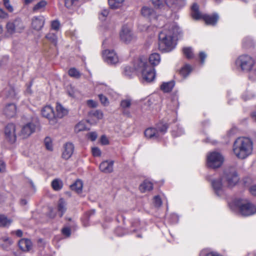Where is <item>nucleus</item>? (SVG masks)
<instances>
[{"mask_svg":"<svg viewBox=\"0 0 256 256\" xmlns=\"http://www.w3.org/2000/svg\"><path fill=\"white\" fill-rule=\"evenodd\" d=\"M98 135L96 132H90L88 134V137L92 141H94L97 138Z\"/></svg>","mask_w":256,"mask_h":256,"instance_id":"nucleus-54","label":"nucleus"},{"mask_svg":"<svg viewBox=\"0 0 256 256\" xmlns=\"http://www.w3.org/2000/svg\"><path fill=\"white\" fill-rule=\"evenodd\" d=\"M87 104L90 108H96L97 106L96 102L92 100H90L87 101Z\"/></svg>","mask_w":256,"mask_h":256,"instance_id":"nucleus-58","label":"nucleus"},{"mask_svg":"<svg viewBox=\"0 0 256 256\" xmlns=\"http://www.w3.org/2000/svg\"><path fill=\"white\" fill-rule=\"evenodd\" d=\"M78 0H65V6L68 8H70L73 6H76L78 4Z\"/></svg>","mask_w":256,"mask_h":256,"instance_id":"nucleus-46","label":"nucleus"},{"mask_svg":"<svg viewBox=\"0 0 256 256\" xmlns=\"http://www.w3.org/2000/svg\"><path fill=\"white\" fill-rule=\"evenodd\" d=\"M252 44V41L250 38H246L243 40L242 44L244 47H248L251 46Z\"/></svg>","mask_w":256,"mask_h":256,"instance_id":"nucleus-53","label":"nucleus"},{"mask_svg":"<svg viewBox=\"0 0 256 256\" xmlns=\"http://www.w3.org/2000/svg\"><path fill=\"white\" fill-rule=\"evenodd\" d=\"M44 18L42 16H34L32 20V27L37 31L40 30L44 26Z\"/></svg>","mask_w":256,"mask_h":256,"instance_id":"nucleus-16","label":"nucleus"},{"mask_svg":"<svg viewBox=\"0 0 256 256\" xmlns=\"http://www.w3.org/2000/svg\"><path fill=\"white\" fill-rule=\"evenodd\" d=\"M2 94L7 98H13L16 96V92L12 87L8 86L2 90Z\"/></svg>","mask_w":256,"mask_h":256,"instance_id":"nucleus-26","label":"nucleus"},{"mask_svg":"<svg viewBox=\"0 0 256 256\" xmlns=\"http://www.w3.org/2000/svg\"><path fill=\"white\" fill-rule=\"evenodd\" d=\"M12 233L15 234L18 237H21L22 236V232L20 230L12 232Z\"/></svg>","mask_w":256,"mask_h":256,"instance_id":"nucleus-63","label":"nucleus"},{"mask_svg":"<svg viewBox=\"0 0 256 256\" xmlns=\"http://www.w3.org/2000/svg\"><path fill=\"white\" fill-rule=\"evenodd\" d=\"M200 256H221L220 254H218V253L214 252H210L207 254V253H206V251L205 250H202L200 252Z\"/></svg>","mask_w":256,"mask_h":256,"instance_id":"nucleus-50","label":"nucleus"},{"mask_svg":"<svg viewBox=\"0 0 256 256\" xmlns=\"http://www.w3.org/2000/svg\"><path fill=\"white\" fill-rule=\"evenodd\" d=\"M44 144L47 150H52V141L50 138L46 137L44 140Z\"/></svg>","mask_w":256,"mask_h":256,"instance_id":"nucleus-43","label":"nucleus"},{"mask_svg":"<svg viewBox=\"0 0 256 256\" xmlns=\"http://www.w3.org/2000/svg\"><path fill=\"white\" fill-rule=\"evenodd\" d=\"M199 57L200 60V62L202 64H204V60L206 57V54L203 52L200 53Z\"/></svg>","mask_w":256,"mask_h":256,"instance_id":"nucleus-57","label":"nucleus"},{"mask_svg":"<svg viewBox=\"0 0 256 256\" xmlns=\"http://www.w3.org/2000/svg\"><path fill=\"white\" fill-rule=\"evenodd\" d=\"M160 62V57L158 54L154 53L149 56V62L154 66L158 65Z\"/></svg>","mask_w":256,"mask_h":256,"instance_id":"nucleus-25","label":"nucleus"},{"mask_svg":"<svg viewBox=\"0 0 256 256\" xmlns=\"http://www.w3.org/2000/svg\"><path fill=\"white\" fill-rule=\"evenodd\" d=\"M46 4V0H41L34 6L32 10L34 12L43 11Z\"/></svg>","mask_w":256,"mask_h":256,"instance_id":"nucleus-30","label":"nucleus"},{"mask_svg":"<svg viewBox=\"0 0 256 256\" xmlns=\"http://www.w3.org/2000/svg\"><path fill=\"white\" fill-rule=\"evenodd\" d=\"M124 0H108L110 7L112 8H116L120 6Z\"/></svg>","mask_w":256,"mask_h":256,"instance_id":"nucleus-35","label":"nucleus"},{"mask_svg":"<svg viewBox=\"0 0 256 256\" xmlns=\"http://www.w3.org/2000/svg\"><path fill=\"white\" fill-rule=\"evenodd\" d=\"M198 6L196 4H194L192 6V16L195 20L202 18L207 24L214 25L218 20V16L214 14L212 16L204 14L202 15L198 10Z\"/></svg>","mask_w":256,"mask_h":256,"instance_id":"nucleus-5","label":"nucleus"},{"mask_svg":"<svg viewBox=\"0 0 256 256\" xmlns=\"http://www.w3.org/2000/svg\"><path fill=\"white\" fill-rule=\"evenodd\" d=\"M82 186L83 184L82 181L80 180H78L74 184L70 186V188L72 190L80 194L82 192Z\"/></svg>","mask_w":256,"mask_h":256,"instance_id":"nucleus-28","label":"nucleus"},{"mask_svg":"<svg viewBox=\"0 0 256 256\" xmlns=\"http://www.w3.org/2000/svg\"><path fill=\"white\" fill-rule=\"evenodd\" d=\"M5 164L4 162L0 160V172H3L5 170Z\"/></svg>","mask_w":256,"mask_h":256,"instance_id":"nucleus-62","label":"nucleus"},{"mask_svg":"<svg viewBox=\"0 0 256 256\" xmlns=\"http://www.w3.org/2000/svg\"><path fill=\"white\" fill-rule=\"evenodd\" d=\"M100 142L102 144L106 145L108 144V140L105 136H102L100 138Z\"/></svg>","mask_w":256,"mask_h":256,"instance_id":"nucleus-60","label":"nucleus"},{"mask_svg":"<svg viewBox=\"0 0 256 256\" xmlns=\"http://www.w3.org/2000/svg\"><path fill=\"white\" fill-rule=\"evenodd\" d=\"M120 35L121 40L126 44L135 39V37L130 29L126 26L122 28Z\"/></svg>","mask_w":256,"mask_h":256,"instance_id":"nucleus-11","label":"nucleus"},{"mask_svg":"<svg viewBox=\"0 0 256 256\" xmlns=\"http://www.w3.org/2000/svg\"><path fill=\"white\" fill-rule=\"evenodd\" d=\"M102 54L104 61L108 64H114L118 62V56L114 50H106L104 51Z\"/></svg>","mask_w":256,"mask_h":256,"instance_id":"nucleus-13","label":"nucleus"},{"mask_svg":"<svg viewBox=\"0 0 256 256\" xmlns=\"http://www.w3.org/2000/svg\"><path fill=\"white\" fill-rule=\"evenodd\" d=\"M3 4L6 8L8 12H12L14 11V8L10 4V0H3Z\"/></svg>","mask_w":256,"mask_h":256,"instance_id":"nucleus-47","label":"nucleus"},{"mask_svg":"<svg viewBox=\"0 0 256 256\" xmlns=\"http://www.w3.org/2000/svg\"><path fill=\"white\" fill-rule=\"evenodd\" d=\"M138 67L144 82H150L154 80L156 77L155 69L153 66H149L146 60L140 59L139 60Z\"/></svg>","mask_w":256,"mask_h":256,"instance_id":"nucleus-4","label":"nucleus"},{"mask_svg":"<svg viewBox=\"0 0 256 256\" xmlns=\"http://www.w3.org/2000/svg\"><path fill=\"white\" fill-rule=\"evenodd\" d=\"M62 232L64 235L68 236L70 234V230L68 228H64L62 230Z\"/></svg>","mask_w":256,"mask_h":256,"instance_id":"nucleus-59","label":"nucleus"},{"mask_svg":"<svg viewBox=\"0 0 256 256\" xmlns=\"http://www.w3.org/2000/svg\"><path fill=\"white\" fill-rule=\"evenodd\" d=\"M192 70L191 66L190 65L186 64L180 70V74L184 77H186Z\"/></svg>","mask_w":256,"mask_h":256,"instance_id":"nucleus-34","label":"nucleus"},{"mask_svg":"<svg viewBox=\"0 0 256 256\" xmlns=\"http://www.w3.org/2000/svg\"><path fill=\"white\" fill-rule=\"evenodd\" d=\"M74 150V145L70 142L66 143L64 146V150L62 157L65 160H68L72 156Z\"/></svg>","mask_w":256,"mask_h":256,"instance_id":"nucleus-20","label":"nucleus"},{"mask_svg":"<svg viewBox=\"0 0 256 256\" xmlns=\"http://www.w3.org/2000/svg\"><path fill=\"white\" fill-rule=\"evenodd\" d=\"M46 38L54 46L56 45L58 38L55 34L50 32L46 36Z\"/></svg>","mask_w":256,"mask_h":256,"instance_id":"nucleus-33","label":"nucleus"},{"mask_svg":"<svg viewBox=\"0 0 256 256\" xmlns=\"http://www.w3.org/2000/svg\"><path fill=\"white\" fill-rule=\"evenodd\" d=\"M68 74L70 76L78 78L80 74L79 72L74 68H72L68 70Z\"/></svg>","mask_w":256,"mask_h":256,"instance_id":"nucleus-42","label":"nucleus"},{"mask_svg":"<svg viewBox=\"0 0 256 256\" xmlns=\"http://www.w3.org/2000/svg\"><path fill=\"white\" fill-rule=\"evenodd\" d=\"M236 65L238 68L244 72H250L252 76L256 77V60L248 54H242L236 60Z\"/></svg>","mask_w":256,"mask_h":256,"instance_id":"nucleus-3","label":"nucleus"},{"mask_svg":"<svg viewBox=\"0 0 256 256\" xmlns=\"http://www.w3.org/2000/svg\"><path fill=\"white\" fill-rule=\"evenodd\" d=\"M6 32L9 34H13L16 32H22L25 26L22 20L16 18L13 20L9 21L6 24Z\"/></svg>","mask_w":256,"mask_h":256,"instance_id":"nucleus-9","label":"nucleus"},{"mask_svg":"<svg viewBox=\"0 0 256 256\" xmlns=\"http://www.w3.org/2000/svg\"><path fill=\"white\" fill-rule=\"evenodd\" d=\"M8 14L3 9L0 8V18L4 19L8 18Z\"/></svg>","mask_w":256,"mask_h":256,"instance_id":"nucleus-56","label":"nucleus"},{"mask_svg":"<svg viewBox=\"0 0 256 256\" xmlns=\"http://www.w3.org/2000/svg\"><path fill=\"white\" fill-rule=\"evenodd\" d=\"M251 116L254 120L256 121V112H252L251 114Z\"/></svg>","mask_w":256,"mask_h":256,"instance_id":"nucleus-64","label":"nucleus"},{"mask_svg":"<svg viewBox=\"0 0 256 256\" xmlns=\"http://www.w3.org/2000/svg\"><path fill=\"white\" fill-rule=\"evenodd\" d=\"M224 162V157L220 152H210L206 156V164L208 167L215 169L220 167Z\"/></svg>","mask_w":256,"mask_h":256,"instance_id":"nucleus-7","label":"nucleus"},{"mask_svg":"<svg viewBox=\"0 0 256 256\" xmlns=\"http://www.w3.org/2000/svg\"><path fill=\"white\" fill-rule=\"evenodd\" d=\"M52 186L54 190H59L62 188V184L60 180L56 179L52 181Z\"/></svg>","mask_w":256,"mask_h":256,"instance_id":"nucleus-36","label":"nucleus"},{"mask_svg":"<svg viewBox=\"0 0 256 256\" xmlns=\"http://www.w3.org/2000/svg\"><path fill=\"white\" fill-rule=\"evenodd\" d=\"M57 117L62 118L68 114V110L60 104L57 103L56 106Z\"/></svg>","mask_w":256,"mask_h":256,"instance_id":"nucleus-29","label":"nucleus"},{"mask_svg":"<svg viewBox=\"0 0 256 256\" xmlns=\"http://www.w3.org/2000/svg\"><path fill=\"white\" fill-rule=\"evenodd\" d=\"M250 192L254 196H256V185H254L250 188Z\"/></svg>","mask_w":256,"mask_h":256,"instance_id":"nucleus-61","label":"nucleus"},{"mask_svg":"<svg viewBox=\"0 0 256 256\" xmlns=\"http://www.w3.org/2000/svg\"><path fill=\"white\" fill-rule=\"evenodd\" d=\"M179 28L174 24L166 26L159 33L158 48L162 52H169L175 47L174 38L178 32Z\"/></svg>","mask_w":256,"mask_h":256,"instance_id":"nucleus-1","label":"nucleus"},{"mask_svg":"<svg viewBox=\"0 0 256 256\" xmlns=\"http://www.w3.org/2000/svg\"><path fill=\"white\" fill-rule=\"evenodd\" d=\"M60 24L58 20H54L52 22V28L57 30L60 28Z\"/></svg>","mask_w":256,"mask_h":256,"instance_id":"nucleus-52","label":"nucleus"},{"mask_svg":"<svg viewBox=\"0 0 256 256\" xmlns=\"http://www.w3.org/2000/svg\"><path fill=\"white\" fill-rule=\"evenodd\" d=\"M42 116L49 120L51 124H54L56 122V120L54 114V110L50 106H46L42 110Z\"/></svg>","mask_w":256,"mask_h":256,"instance_id":"nucleus-12","label":"nucleus"},{"mask_svg":"<svg viewBox=\"0 0 256 256\" xmlns=\"http://www.w3.org/2000/svg\"><path fill=\"white\" fill-rule=\"evenodd\" d=\"M90 115L92 118H96L97 120L102 119L103 116L102 112L99 110H92L90 113Z\"/></svg>","mask_w":256,"mask_h":256,"instance_id":"nucleus-37","label":"nucleus"},{"mask_svg":"<svg viewBox=\"0 0 256 256\" xmlns=\"http://www.w3.org/2000/svg\"><path fill=\"white\" fill-rule=\"evenodd\" d=\"M174 86V81H170L168 82H163L161 85V90L165 92H170L172 90Z\"/></svg>","mask_w":256,"mask_h":256,"instance_id":"nucleus-27","label":"nucleus"},{"mask_svg":"<svg viewBox=\"0 0 256 256\" xmlns=\"http://www.w3.org/2000/svg\"><path fill=\"white\" fill-rule=\"evenodd\" d=\"M4 134L6 138L12 143L16 140V126L13 124H8L5 128Z\"/></svg>","mask_w":256,"mask_h":256,"instance_id":"nucleus-14","label":"nucleus"},{"mask_svg":"<svg viewBox=\"0 0 256 256\" xmlns=\"http://www.w3.org/2000/svg\"><path fill=\"white\" fill-rule=\"evenodd\" d=\"M12 222L11 220L8 219L5 216L0 214V226H8Z\"/></svg>","mask_w":256,"mask_h":256,"instance_id":"nucleus-31","label":"nucleus"},{"mask_svg":"<svg viewBox=\"0 0 256 256\" xmlns=\"http://www.w3.org/2000/svg\"><path fill=\"white\" fill-rule=\"evenodd\" d=\"M114 161L106 160L100 165V170L104 173H110L113 170Z\"/></svg>","mask_w":256,"mask_h":256,"instance_id":"nucleus-21","label":"nucleus"},{"mask_svg":"<svg viewBox=\"0 0 256 256\" xmlns=\"http://www.w3.org/2000/svg\"><path fill=\"white\" fill-rule=\"evenodd\" d=\"M155 8L162 9L165 6V4L169 7L178 8L185 4L184 0H166L165 3L162 0H152Z\"/></svg>","mask_w":256,"mask_h":256,"instance_id":"nucleus-10","label":"nucleus"},{"mask_svg":"<svg viewBox=\"0 0 256 256\" xmlns=\"http://www.w3.org/2000/svg\"><path fill=\"white\" fill-rule=\"evenodd\" d=\"M142 14L146 18L152 19L154 18V10L148 6H144L141 10Z\"/></svg>","mask_w":256,"mask_h":256,"instance_id":"nucleus-23","label":"nucleus"},{"mask_svg":"<svg viewBox=\"0 0 256 256\" xmlns=\"http://www.w3.org/2000/svg\"><path fill=\"white\" fill-rule=\"evenodd\" d=\"M36 128L34 124L28 122L22 127L20 134L23 138H27L35 132Z\"/></svg>","mask_w":256,"mask_h":256,"instance_id":"nucleus-15","label":"nucleus"},{"mask_svg":"<svg viewBox=\"0 0 256 256\" xmlns=\"http://www.w3.org/2000/svg\"><path fill=\"white\" fill-rule=\"evenodd\" d=\"M222 178L214 180L212 184L215 193L220 196H222L224 194V185L222 184Z\"/></svg>","mask_w":256,"mask_h":256,"instance_id":"nucleus-17","label":"nucleus"},{"mask_svg":"<svg viewBox=\"0 0 256 256\" xmlns=\"http://www.w3.org/2000/svg\"><path fill=\"white\" fill-rule=\"evenodd\" d=\"M153 204L156 208H159L161 206L162 201L159 196H156L154 198Z\"/></svg>","mask_w":256,"mask_h":256,"instance_id":"nucleus-44","label":"nucleus"},{"mask_svg":"<svg viewBox=\"0 0 256 256\" xmlns=\"http://www.w3.org/2000/svg\"><path fill=\"white\" fill-rule=\"evenodd\" d=\"M234 204L238 209L240 214L242 216H250L256 212V208L254 206L246 200H238L234 202Z\"/></svg>","mask_w":256,"mask_h":256,"instance_id":"nucleus-6","label":"nucleus"},{"mask_svg":"<svg viewBox=\"0 0 256 256\" xmlns=\"http://www.w3.org/2000/svg\"><path fill=\"white\" fill-rule=\"evenodd\" d=\"M66 202L63 198H60L58 203V210L60 212V216L62 217L66 210Z\"/></svg>","mask_w":256,"mask_h":256,"instance_id":"nucleus-32","label":"nucleus"},{"mask_svg":"<svg viewBox=\"0 0 256 256\" xmlns=\"http://www.w3.org/2000/svg\"><path fill=\"white\" fill-rule=\"evenodd\" d=\"M109 14L108 10V9H104L101 10L99 14V18L101 20H105Z\"/></svg>","mask_w":256,"mask_h":256,"instance_id":"nucleus-45","label":"nucleus"},{"mask_svg":"<svg viewBox=\"0 0 256 256\" xmlns=\"http://www.w3.org/2000/svg\"><path fill=\"white\" fill-rule=\"evenodd\" d=\"M167 126L166 124H163L162 126H158L156 128L158 132H160V137L163 135L167 130Z\"/></svg>","mask_w":256,"mask_h":256,"instance_id":"nucleus-49","label":"nucleus"},{"mask_svg":"<svg viewBox=\"0 0 256 256\" xmlns=\"http://www.w3.org/2000/svg\"><path fill=\"white\" fill-rule=\"evenodd\" d=\"M86 128V124L84 122H80L78 123L75 127V131L79 132L80 131L84 130Z\"/></svg>","mask_w":256,"mask_h":256,"instance_id":"nucleus-41","label":"nucleus"},{"mask_svg":"<svg viewBox=\"0 0 256 256\" xmlns=\"http://www.w3.org/2000/svg\"><path fill=\"white\" fill-rule=\"evenodd\" d=\"M144 135L146 138L149 139L156 140L160 138V134L157 128H152L146 129Z\"/></svg>","mask_w":256,"mask_h":256,"instance_id":"nucleus-22","label":"nucleus"},{"mask_svg":"<svg viewBox=\"0 0 256 256\" xmlns=\"http://www.w3.org/2000/svg\"><path fill=\"white\" fill-rule=\"evenodd\" d=\"M233 152L240 159H244L250 156L253 150V142L248 138H238L233 144Z\"/></svg>","mask_w":256,"mask_h":256,"instance_id":"nucleus-2","label":"nucleus"},{"mask_svg":"<svg viewBox=\"0 0 256 256\" xmlns=\"http://www.w3.org/2000/svg\"><path fill=\"white\" fill-rule=\"evenodd\" d=\"M4 114L8 118L14 117L16 114V106L14 104H7L4 110Z\"/></svg>","mask_w":256,"mask_h":256,"instance_id":"nucleus-19","label":"nucleus"},{"mask_svg":"<svg viewBox=\"0 0 256 256\" xmlns=\"http://www.w3.org/2000/svg\"><path fill=\"white\" fill-rule=\"evenodd\" d=\"M153 188V184L150 182L145 180L140 186V190L142 192H146L151 190Z\"/></svg>","mask_w":256,"mask_h":256,"instance_id":"nucleus-24","label":"nucleus"},{"mask_svg":"<svg viewBox=\"0 0 256 256\" xmlns=\"http://www.w3.org/2000/svg\"><path fill=\"white\" fill-rule=\"evenodd\" d=\"M92 152L93 156H99L101 154L100 150L97 147L92 148Z\"/></svg>","mask_w":256,"mask_h":256,"instance_id":"nucleus-51","label":"nucleus"},{"mask_svg":"<svg viewBox=\"0 0 256 256\" xmlns=\"http://www.w3.org/2000/svg\"><path fill=\"white\" fill-rule=\"evenodd\" d=\"M120 106L124 108H128L131 106V101L128 99L122 100L121 102Z\"/></svg>","mask_w":256,"mask_h":256,"instance_id":"nucleus-48","label":"nucleus"},{"mask_svg":"<svg viewBox=\"0 0 256 256\" xmlns=\"http://www.w3.org/2000/svg\"><path fill=\"white\" fill-rule=\"evenodd\" d=\"M134 73V68L128 66H126L124 68V74L126 76L128 77H130L133 75Z\"/></svg>","mask_w":256,"mask_h":256,"instance_id":"nucleus-39","label":"nucleus"},{"mask_svg":"<svg viewBox=\"0 0 256 256\" xmlns=\"http://www.w3.org/2000/svg\"><path fill=\"white\" fill-rule=\"evenodd\" d=\"M183 52L188 58H191L193 57V53L191 48H184Z\"/></svg>","mask_w":256,"mask_h":256,"instance_id":"nucleus-40","label":"nucleus"},{"mask_svg":"<svg viewBox=\"0 0 256 256\" xmlns=\"http://www.w3.org/2000/svg\"><path fill=\"white\" fill-rule=\"evenodd\" d=\"M222 178L224 184L228 187L234 186L239 180L234 168H232L225 169Z\"/></svg>","mask_w":256,"mask_h":256,"instance_id":"nucleus-8","label":"nucleus"},{"mask_svg":"<svg viewBox=\"0 0 256 256\" xmlns=\"http://www.w3.org/2000/svg\"><path fill=\"white\" fill-rule=\"evenodd\" d=\"M18 246L23 252H28L32 250V244L31 240L28 238H22L18 242Z\"/></svg>","mask_w":256,"mask_h":256,"instance_id":"nucleus-18","label":"nucleus"},{"mask_svg":"<svg viewBox=\"0 0 256 256\" xmlns=\"http://www.w3.org/2000/svg\"><path fill=\"white\" fill-rule=\"evenodd\" d=\"M101 102L104 105H107L108 103V98L102 94H100L98 96Z\"/></svg>","mask_w":256,"mask_h":256,"instance_id":"nucleus-55","label":"nucleus"},{"mask_svg":"<svg viewBox=\"0 0 256 256\" xmlns=\"http://www.w3.org/2000/svg\"><path fill=\"white\" fill-rule=\"evenodd\" d=\"M2 240L4 242V244L2 245L4 249L7 248L13 243V241L10 238L7 236H4L2 238Z\"/></svg>","mask_w":256,"mask_h":256,"instance_id":"nucleus-38","label":"nucleus"}]
</instances>
